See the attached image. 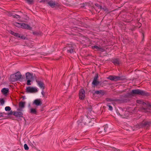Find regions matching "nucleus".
<instances>
[{"label":"nucleus","mask_w":151,"mask_h":151,"mask_svg":"<svg viewBox=\"0 0 151 151\" xmlns=\"http://www.w3.org/2000/svg\"><path fill=\"white\" fill-rule=\"evenodd\" d=\"M91 119L87 116L85 117H81V119L78 120L77 123L79 126H83V125H87L89 127L93 126V123L90 124L91 123Z\"/></svg>","instance_id":"nucleus-1"},{"label":"nucleus","mask_w":151,"mask_h":151,"mask_svg":"<svg viewBox=\"0 0 151 151\" xmlns=\"http://www.w3.org/2000/svg\"><path fill=\"white\" fill-rule=\"evenodd\" d=\"M76 45L74 44H67L63 48V50H66L67 53L68 54H74V52L76 53Z\"/></svg>","instance_id":"nucleus-2"},{"label":"nucleus","mask_w":151,"mask_h":151,"mask_svg":"<svg viewBox=\"0 0 151 151\" xmlns=\"http://www.w3.org/2000/svg\"><path fill=\"white\" fill-rule=\"evenodd\" d=\"M87 113L86 116L90 119H95L96 118L95 113L93 111L92 106H90L87 108Z\"/></svg>","instance_id":"nucleus-3"},{"label":"nucleus","mask_w":151,"mask_h":151,"mask_svg":"<svg viewBox=\"0 0 151 151\" xmlns=\"http://www.w3.org/2000/svg\"><path fill=\"white\" fill-rule=\"evenodd\" d=\"M131 93L132 94L142 96L146 95L147 94V93H146L145 91L139 89L132 90Z\"/></svg>","instance_id":"nucleus-4"},{"label":"nucleus","mask_w":151,"mask_h":151,"mask_svg":"<svg viewBox=\"0 0 151 151\" xmlns=\"http://www.w3.org/2000/svg\"><path fill=\"white\" fill-rule=\"evenodd\" d=\"M37 91L38 90L36 87L28 86L26 88V92L28 93H36Z\"/></svg>","instance_id":"nucleus-5"},{"label":"nucleus","mask_w":151,"mask_h":151,"mask_svg":"<svg viewBox=\"0 0 151 151\" xmlns=\"http://www.w3.org/2000/svg\"><path fill=\"white\" fill-rule=\"evenodd\" d=\"M47 4L52 8L59 7V5L58 3L55 2L53 1H50L48 2Z\"/></svg>","instance_id":"nucleus-6"},{"label":"nucleus","mask_w":151,"mask_h":151,"mask_svg":"<svg viewBox=\"0 0 151 151\" xmlns=\"http://www.w3.org/2000/svg\"><path fill=\"white\" fill-rule=\"evenodd\" d=\"M85 97V91L83 89H81L79 92V97L81 100L84 99Z\"/></svg>","instance_id":"nucleus-7"},{"label":"nucleus","mask_w":151,"mask_h":151,"mask_svg":"<svg viewBox=\"0 0 151 151\" xmlns=\"http://www.w3.org/2000/svg\"><path fill=\"white\" fill-rule=\"evenodd\" d=\"M36 81L37 83L38 86L41 89H45V85L43 81L37 80H36Z\"/></svg>","instance_id":"nucleus-8"},{"label":"nucleus","mask_w":151,"mask_h":151,"mask_svg":"<svg viewBox=\"0 0 151 151\" xmlns=\"http://www.w3.org/2000/svg\"><path fill=\"white\" fill-rule=\"evenodd\" d=\"M42 104L41 99H35L33 103V104H35L37 106H40Z\"/></svg>","instance_id":"nucleus-9"},{"label":"nucleus","mask_w":151,"mask_h":151,"mask_svg":"<svg viewBox=\"0 0 151 151\" xmlns=\"http://www.w3.org/2000/svg\"><path fill=\"white\" fill-rule=\"evenodd\" d=\"M108 78L111 80L117 81L120 80L121 79V77L119 76H110L108 77Z\"/></svg>","instance_id":"nucleus-10"},{"label":"nucleus","mask_w":151,"mask_h":151,"mask_svg":"<svg viewBox=\"0 0 151 151\" xmlns=\"http://www.w3.org/2000/svg\"><path fill=\"white\" fill-rule=\"evenodd\" d=\"M15 76L17 81L20 80L21 78L22 75L19 71H18L14 74Z\"/></svg>","instance_id":"nucleus-11"},{"label":"nucleus","mask_w":151,"mask_h":151,"mask_svg":"<svg viewBox=\"0 0 151 151\" xmlns=\"http://www.w3.org/2000/svg\"><path fill=\"white\" fill-rule=\"evenodd\" d=\"M22 28L23 29H29L30 30H32V28L30 27V26L29 25L24 23H22Z\"/></svg>","instance_id":"nucleus-12"},{"label":"nucleus","mask_w":151,"mask_h":151,"mask_svg":"<svg viewBox=\"0 0 151 151\" xmlns=\"http://www.w3.org/2000/svg\"><path fill=\"white\" fill-rule=\"evenodd\" d=\"M111 62L115 65H119L120 63V61L119 59L116 58L113 59Z\"/></svg>","instance_id":"nucleus-13"},{"label":"nucleus","mask_w":151,"mask_h":151,"mask_svg":"<svg viewBox=\"0 0 151 151\" xmlns=\"http://www.w3.org/2000/svg\"><path fill=\"white\" fill-rule=\"evenodd\" d=\"M100 82L98 80H93L92 82V86L95 87H97L99 85V84Z\"/></svg>","instance_id":"nucleus-14"},{"label":"nucleus","mask_w":151,"mask_h":151,"mask_svg":"<svg viewBox=\"0 0 151 151\" xmlns=\"http://www.w3.org/2000/svg\"><path fill=\"white\" fill-rule=\"evenodd\" d=\"M15 37L17 38H19L22 40H24L26 39V37H25L23 35L17 33Z\"/></svg>","instance_id":"nucleus-15"},{"label":"nucleus","mask_w":151,"mask_h":151,"mask_svg":"<svg viewBox=\"0 0 151 151\" xmlns=\"http://www.w3.org/2000/svg\"><path fill=\"white\" fill-rule=\"evenodd\" d=\"M32 74L29 72H27L26 73V79L27 80H30L32 78Z\"/></svg>","instance_id":"nucleus-16"},{"label":"nucleus","mask_w":151,"mask_h":151,"mask_svg":"<svg viewBox=\"0 0 151 151\" xmlns=\"http://www.w3.org/2000/svg\"><path fill=\"white\" fill-rule=\"evenodd\" d=\"M10 81L12 82L17 81L15 76L14 74L11 75L10 76Z\"/></svg>","instance_id":"nucleus-17"},{"label":"nucleus","mask_w":151,"mask_h":151,"mask_svg":"<svg viewBox=\"0 0 151 151\" xmlns=\"http://www.w3.org/2000/svg\"><path fill=\"white\" fill-rule=\"evenodd\" d=\"M1 92L4 94H7L9 92V89L7 88H4L1 90Z\"/></svg>","instance_id":"nucleus-18"},{"label":"nucleus","mask_w":151,"mask_h":151,"mask_svg":"<svg viewBox=\"0 0 151 151\" xmlns=\"http://www.w3.org/2000/svg\"><path fill=\"white\" fill-rule=\"evenodd\" d=\"M95 93L97 94H101V95H104V91L103 90H99L95 91Z\"/></svg>","instance_id":"nucleus-19"},{"label":"nucleus","mask_w":151,"mask_h":151,"mask_svg":"<svg viewBox=\"0 0 151 151\" xmlns=\"http://www.w3.org/2000/svg\"><path fill=\"white\" fill-rule=\"evenodd\" d=\"M30 113L32 114H37V112L35 109L31 108L30 110Z\"/></svg>","instance_id":"nucleus-20"},{"label":"nucleus","mask_w":151,"mask_h":151,"mask_svg":"<svg viewBox=\"0 0 151 151\" xmlns=\"http://www.w3.org/2000/svg\"><path fill=\"white\" fill-rule=\"evenodd\" d=\"M25 102H21L19 103V106L21 108H23L24 107Z\"/></svg>","instance_id":"nucleus-21"},{"label":"nucleus","mask_w":151,"mask_h":151,"mask_svg":"<svg viewBox=\"0 0 151 151\" xmlns=\"http://www.w3.org/2000/svg\"><path fill=\"white\" fill-rule=\"evenodd\" d=\"M14 25L15 26L17 27L22 28V23H18L16 22L14 24Z\"/></svg>","instance_id":"nucleus-22"},{"label":"nucleus","mask_w":151,"mask_h":151,"mask_svg":"<svg viewBox=\"0 0 151 151\" xmlns=\"http://www.w3.org/2000/svg\"><path fill=\"white\" fill-rule=\"evenodd\" d=\"M11 16H12L14 18H15L16 19H20V17H21L19 15L17 14H15V15L12 14V15H11Z\"/></svg>","instance_id":"nucleus-23"},{"label":"nucleus","mask_w":151,"mask_h":151,"mask_svg":"<svg viewBox=\"0 0 151 151\" xmlns=\"http://www.w3.org/2000/svg\"><path fill=\"white\" fill-rule=\"evenodd\" d=\"M17 113L18 115V116L19 117H22V118H24V117H23V113L21 111H17Z\"/></svg>","instance_id":"nucleus-24"},{"label":"nucleus","mask_w":151,"mask_h":151,"mask_svg":"<svg viewBox=\"0 0 151 151\" xmlns=\"http://www.w3.org/2000/svg\"><path fill=\"white\" fill-rule=\"evenodd\" d=\"M95 5L98 9H104L103 8H102L101 6L100 5L98 4H95Z\"/></svg>","instance_id":"nucleus-25"},{"label":"nucleus","mask_w":151,"mask_h":151,"mask_svg":"<svg viewBox=\"0 0 151 151\" xmlns=\"http://www.w3.org/2000/svg\"><path fill=\"white\" fill-rule=\"evenodd\" d=\"M142 124L143 126L144 127L145 126H147V127H148V126L150 125V123L147 122H146L143 123Z\"/></svg>","instance_id":"nucleus-26"},{"label":"nucleus","mask_w":151,"mask_h":151,"mask_svg":"<svg viewBox=\"0 0 151 151\" xmlns=\"http://www.w3.org/2000/svg\"><path fill=\"white\" fill-rule=\"evenodd\" d=\"M137 102L138 103L142 104L143 105L145 104V103L144 102L140 100H137Z\"/></svg>","instance_id":"nucleus-27"},{"label":"nucleus","mask_w":151,"mask_h":151,"mask_svg":"<svg viewBox=\"0 0 151 151\" xmlns=\"http://www.w3.org/2000/svg\"><path fill=\"white\" fill-rule=\"evenodd\" d=\"M100 46L99 47L97 45H94L93 46H92V48L93 49H96L98 51L100 47Z\"/></svg>","instance_id":"nucleus-28"},{"label":"nucleus","mask_w":151,"mask_h":151,"mask_svg":"<svg viewBox=\"0 0 151 151\" xmlns=\"http://www.w3.org/2000/svg\"><path fill=\"white\" fill-rule=\"evenodd\" d=\"M100 46L99 47L97 45H94L93 46H92V48L93 49H96L98 51L100 47Z\"/></svg>","instance_id":"nucleus-29"},{"label":"nucleus","mask_w":151,"mask_h":151,"mask_svg":"<svg viewBox=\"0 0 151 151\" xmlns=\"http://www.w3.org/2000/svg\"><path fill=\"white\" fill-rule=\"evenodd\" d=\"M9 32L10 34L14 36L15 37L16 36V35L17 34V33H15L12 30L10 31Z\"/></svg>","instance_id":"nucleus-30"},{"label":"nucleus","mask_w":151,"mask_h":151,"mask_svg":"<svg viewBox=\"0 0 151 151\" xmlns=\"http://www.w3.org/2000/svg\"><path fill=\"white\" fill-rule=\"evenodd\" d=\"M99 77V75L98 74H96L93 80H98Z\"/></svg>","instance_id":"nucleus-31"},{"label":"nucleus","mask_w":151,"mask_h":151,"mask_svg":"<svg viewBox=\"0 0 151 151\" xmlns=\"http://www.w3.org/2000/svg\"><path fill=\"white\" fill-rule=\"evenodd\" d=\"M5 109L6 111H10L11 110V108L9 106H7L5 107Z\"/></svg>","instance_id":"nucleus-32"},{"label":"nucleus","mask_w":151,"mask_h":151,"mask_svg":"<svg viewBox=\"0 0 151 151\" xmlns=\"http://www.w3.org/2000/svg\"><path fill=\"white\" fill-rule=\"evenodd\" d=\"M24 147L25 150H28L29 148L27 144H25L24 145Z\"/></svg>","instance_id":"nucleus-33"},{"label":"nucleus","mask_w":151,"mask_h":151,"mask_svg":"<svg viewBox=\"0 0 151 151\" xmlns=\"http://www.w3.org/2000/svg\"><path fill=\"white\" fill-rule=\"evenodd\" d=\"M107 106L109 107V110L112 111L113 109V108L112 106H111V105H110V104H107Z\"/></svg>","instance_id":"nucleus-34"},{"label":"nucleus","mask_w":151,"mask_h":151,"mask_svg":"<svg viewBox=\"0 0 151 151\" xmlns=\"http://www.w3.org/2000/svg\"><path fill=\"white\" fill-rule=\"evenodd\" d=\"M4 100L3 99H1L0 100V103L2 105H3L4 104Z\"/></svg>","instance_id":"nucleus-35"},{"label":"nucleus","mask_w":151,"mask_h":151,"mask_svg":"<svg viewBox=\"0 0 151 151\" xmlns=\"http://www.w3.org/2000/svg\"><path fill=\"white\" fill-rule=\"evenodd\" d=\"M31 82V81L30 80H27V85H31V83H30V82Z\"/></svg>","instance_id":"nucleus-36"},{"label":"nucleus","mask_w":151,"mask_h":151,"mask_svg":"<svg viewBox=\"0 0 151 151\" xmlns=\"http://www.w3.org/2000/svg\"><path fill=\"white\" fill-rule=\"evenodd\" d=\"M98 51L103 52L104 51V49L103 48L101 47H100L99 48V49Z\"/></svg>","instance_id":"nucleus-37"},{"label":"nucleus","mask_w":151,"mask_h":151,"mask_svg":"<svg viewBox=\"0 0 151 151\" xmlns=\"http://www.w3.org/2000/svg\"><path fill=\"white\" fill-rule=\"evenodd\" d=\"M27 1L29 4H31L33 2V0H27Z\"/></svg>","instance_id":"nucleus-38"},{"label":"nucleus","mask_w":151,"mask_h":151,"mask_svg":"<svg viewBox=\"0 0 151 151\" xmlns=\"http://www.w3.org/2000/svg\"><path fill=\"white\" fill-rule=\"evenodd\" d=\"M13 115L15 116L16 117H18V116L17 113V111L14 112L13 114Z\"/></svg>","instance_id":"nucleus-39"},{"label":"nucleus","mask_w":151,"mask_h":151,"mask_svg":"<svg viewBox=\"0 0 151 151\" xmlns=\"http://www.w3.org/2000/svg\"><path fill=\"white\" fill-rule=\"evenodd\" d=\"M44 89H42V91L41 92V93L42 95V96L43 97H44L45 96V93L44 92Z\"/></svg>","instance_id":"nucleus-40"},{"label":"nucleus","mask_w":151,"mask_h":151,"mask_svg":"<svg viewBox=\"0 0 151 151\" xmlns=\"http://www.w3.org/2000/svg\"><path fill=\"white\" fill-rule=\"evenodd\" d=\"M48 1L47 0H41L40 2V3H45V2H47Z\"/></svg>","instance_id":"nucleus-41"},{"label":"nucleus","mask_w":151,"mask_h":151,"mask_svg":"<svg viewBox=\"0 0 151 151\" xmlns=\"http://www.w3.org/2000/svg\"><path fill=\"white\" fill-rule=\"evenodd\" d=\"M106 100L107 101H112L113 100L111 99H106Z\"/></svg>","instance_id":"nucleus-42"},{"label":"nucleus","mask_w":151,"mask_h":151,"mask_svg":"<svg viewBox=\"0 0 151 151\" xmlns=\"http://www.w3.org/2000/svg\"><path fill=\"white\" fill-rule=\"evenodd\" d=\"M6 114L4 112L2 113V112H0V114H1V116H0V117H3L4 116L3 114Z\"/></svg>","instance_id":"nucleus-43"},{"label":"nucleus","mask_w":151,"mask_h":151,"mask_svg":"<svg viewBox=\"0 0 151 151\" xmlns=\"http://www.w3.org/2000/svg\"><path fill=\"white\" fill-rule=\"evenodd\" d=\"M13 112L12 111H11L8 114V115H12L13 114Z\"/></svg>","instance_id":"nucleus-44"},{"label":"nucleus","mask_w":151,"mask_h":151,"mask_svg":"<svg viewBox=\"0 0 151 151\" xmlns=\"http://www.w3.org/2000/svg\"><path fill=\"white\" fill-rule=\"evenodd\" d=\"M16 151H22V150L21 149L18 148L16 150Z\"/></svg>","instance_id":"nucleus-45"},{"label":"nucleus","mask_w":151,"mask_h":151,"mask_svg":"<svg viewBox=\"0 0 151 151\" xmlns=\"http://www.w3.org/2000/svg\"><path fill=\"white\" fill-rule=\"evenodd\" d=\"M22 98H23V100L25 98V97L24 96H22Z\"/></svg>","instance_id":"nucleus-46"},{"label":"nucleus","mask_w":151,"mask_h":151,"mask_svg":"<svg viewBox=\"0 0 151 151\" xmlns=\"http://www.w3.org/2000/svg\"><path fill=\"white\" fill-rule=\"evenodd\" d=\"M107 55V53H106L105 54L104 53V56H106Z\"/></svg>","instance_id":"nucleus-47"},{"label":"nucleus","mask_w":151,"mask_h":151,"mask_svg":"<svg viewBox=\"0 0 151 151\" xmlns=\"http://www.w3.org/2000/svg\"><path fill=\"white\" fill-rule=\"evenodd\" d=\"M66 140H67L66 139H64V140H63V142H65V141H66Z\"/></svg>","instance_id":"nucleus-48"},{"label":"nucleus","mask_w":151,"mask_h":151,"mask_svg":"<svg viewBox=\"0 0 151 151\" xmlns=\"http://www.w3.org/2000/svg\"><path fill=\"white\" fill-rule=\"evenodd\" d=\"M92 123H93H93L92 122H91V123H90V124H92Z\"/></svg>","instance_id":"nucleus-49"},{"label":"nucleus","mask_w":151,"mask_h":151,"mask_svg":"<svg viewBox=\"0 0 151 151\" xmlns=\"http://www.w3.org/2000/svg\"><path fill=\"white\" fill-rule=\"evenodd\" d=\"M33 34H35V32H33Z\"/></svg>","instance_id":"nucleus-50"},{"label":"nucleus","mask_w":151,"mask_h":151,"mask_svg":"<svg viewBox=\"0 0 151 151\" xmlns=\"http://www.w3.org/2000/svg\"><path fill=\"white\" fill-rule=\"evenodd\" d=\"M150 107H151V105H150Z\"/></svg>","instance_id":"nucleus-51"},{"label":"nucleus","mask_w":151,"mask_h":151,"mask_svg":"<svg viewBox=\"0 0 151 151\" xmlns=\"http://www.w3.org/2000/svg\"><path fill=\"white\" fill-rule=\"evenodd\" d=\"M117 151H119V150H117Z\"/></svg>","instance_id":"nucleus-52"},{"label":"nucleus","mask_w":151,"mask_h":151,"mask_svg":"<svg viewBox=\"0 0 151 151\" xmlns=\"http://www.w3.org/2000/svg\"><path fill=\"white\" fill-rule=\"evenodd\" d=\"M106 10V9H104V11Z\"/></svg>","instance_id":"nucleus-53"},{"label":"nucleus","mask_w":151,"mask_h":151,"mask_svg":"<svg viewBox=\"0 0 151 151\" xmlns=\"http://www.w3.org/2000/svg\"><path fill=\"white\" fill-rule=\"evenodd\" d=\"M48 0H47V1H48Z\"/></svg>","instance_id":"nucleus-54"}]
</instances>
